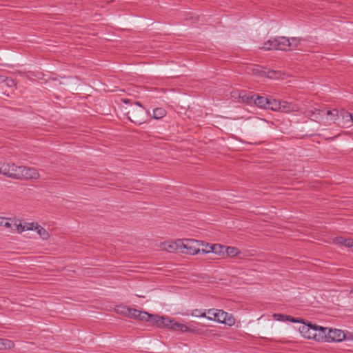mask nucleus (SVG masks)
Returning <instances> with one entry per match:
<instances>
[{"instance_id": "1", "label": "nucleus", "mask_w": 353, "mask_h": 353, "mask_svg": "<svg viewBox=\"0 0 353 353\" xmlns=\"http://www.w3.org/2000/svg\"><path fill=\"white\" fill-rule=\"evenodd\" d=\"M139 319L145 321H152L158 327H165L174 331L179 330L183 332H189L192 331V330L189 328L186 325L178 323L173 319L159 316L157 315H152L146 312L141 311Z\"/></svg>"}, {"instance_id": "2", "label": "nucleus", "mask_w": 353, "mask_h": 353, "mask_svg": "<svg viewBox=\"0 0 353 353\" xmlns=\"http://www.w3.org/2000/svg\"><path fill=\"white\" fill-rule=\"evenodd\" d=\"M127 115L130 121L138 125L144 123L147 119V111L139 102L130 107Z\"/></svg>"}, {"instance_id": "3", "label": "nucleus", "mask_w": 353, "mask_h": 353, "mask_svg": "<svg viewBox=\"0 0 353 353\" xmlns=\"http://www.w3.org/2000/svg\"><path fill=\"white\" fill-rule=\"evenodd\" d=\"M181 252L194 255L200 253V247H204L202 241L194 239H182Z\"/></svg>"}, {"instance_id": "4", "label": "nucleus", "mask_w": 353, "mask_h": 353, "mask_svg": "<svg viewBox=\"0 0 353 353\" xmlns=\"http://www.w3.org/2000/svg\"><path fill=\"white\" fill-rule=\"evenodd\" d=\"M266 109L281 112H290L294 110V107L287 101L277 100L270 97H268Z\"/></svg>"}, {"instance_id": "5", "label": "nucleus", "mask_w": 353, "mask_h": 353, "mask_svg": "<svg viewBox=\"0 0 353 353\" xmlns=\"http://www.w3.org/2000/svg\"><path fill=\"white\" fill-rule=\"evenodd\" d=\"M20 172L21 166H17L14 163L10 164L0 161V174L19 179Z\"/></svg>"}, {"instance_id": "6", "label": "nucleus", "mask_w": 353, "mask_h": 353, "mask_svg": "<svg viewBox=\"0 0 353 353\" xmlns=\"http://www.w3.org/2000/svg\"><path fill=\"white\" fill-rule=\"evenodd\" d=\"M245 103L248 105H251L254 104L260 108L266 109L268 103V97L260 96L256 94L251 95L244 94V103Z\"/></svg>"}, {"instance_id": "7", "label": "nucleus", "mask_w": 353, "mask_h": 353, "mask_svg": "<svg viewBox=\"0 0 353 353\" xmlns=\"http://www.w3.org/2000/svg\"><path fill=\"white\" fill-rule=\"evenodd\" d=\"M299 332L306 339H314L316 337V325H312L311 323H303V325H301L299 327Z\"/></svg>"}, {"instance_id": "8", "label": "nucleus", "mask_w": 353, "mask_h": 353, "mask_svg": "<svg viewBox=\"0 0 353 353\" xmlns=\"http://www.w3.org/2000/svg\"><path fill=\"white\" fill-rule=\"evenodd\" d=\"M244 74L263 77L264 75V69L259 65L244 63Z\"/></svg>"}, {"instance_id": "9", "label": "nucleus", "mask_w": 353, "mask_h": 353, "mask_svg": "<svg viewBox=\"0 0 353 353\" xmlns=\"http://www.w3.org/2000/svg\"><path fill=\"white\" fill-rule=\"evenodd\" d=\"M39 176V172L35 168L21 166L19 179H37Z\"/></svg>"}, {"instance_id": "10", "label": "nucleus", "mask_w": 353, "mask_h": 353, "mask_svg": "<svg viewBox=\"0 0 353 353\" xmlns=\"http://www.w3.org/2000/svg\"><path fill=\"white\" fill-rule=\"evenodd\" d=\"M345 338L344 332L338 329H328L326 342H340Z\"/></svg>"}, {"instance_id": "11", "label": "nucleus", "mask_w": 353, "mask_h": 353, "mask_svg": "<svg viewBox=\"0 0 353 353\" xmlns=\"http://www.w3.org/2000/svg\"><path fill=\"white\" fill-rule=\"evenodd\" d=\"M181 239H179L174 241H165L161 243V247L163 250L169 252H181Z\"/></svg>"}, {"instance_id": "12", "label": "nucleus", "mask_w": 353, "mask_h": 353, "mask_svg": "<svg viewBox=\"0 0 353 353\" xmlns=\"http://www.w3.org/2000/svg\"><path fill=\"white\" fill-rule=\"evenodd\" d=\"M276 50L288 51L290 49V39L286 37H275Z\"/></svg>"}, {"instance_id": "13", "label": "nucleus", "mask_w": 353, "mask_h": 353, "mask_svg": "<svg viewBox=\"0 0 353 353\" xmlns=\"http://www.w3.org/2000/svg\"><path fill=\"white\" fill-rule=\"evenodd\" d=\"M316 337L314 338L315 341H325L327 339V331L328 328L323 327L321 326H319L316 325Z\"/></svg>"}, {"instance_id": "14", "label": "nucleus", "mask_w": 353, "mask_h": 353, "mask_svg": "<svg viewBox=\"0 0 353 353\" xmlns=\"http://www.w3.org/2000/svg\"><path fill=\"white\" fill-rule=\"evenodd\" d=\"M334 242L336 244L342 245L347 248H353L352 239H345L341 236H338L334 239Z\"/></svg>"}, {"instance_id": "15", "label": "nucleus", "mask_w": 353, "mask_h": 353, "mask_svg": "<svg viewBox=\"0 0 353 353\" xmlns=\"http://www.w3.org/2000/svg\"><path fill=\"white\" fill-rule=\"evenodd\" d=\"M228 313L223 310L216 309V319L214 321L221 323H228L227 322Z\"/></svg>"}, {"instance_id": "16", "label": "nucleus", "mask_w": 353, "mask_h": 353, "mask_svg": "<svg viewBox=\"0 0 353 353\" xmlns=\"http://www.w3.org/2000/svg\"><path fill=\"white\" fill-rule=\"evenodd\" d=\"M276 41L275 37L269 39L268 41L264 42L262 46H260L259 48L263 50H276Z\"/></svg>"}, {"instance_id": "17", "label": "nucleus", "mask_w": 353, "mask_h": 353, "mask_svg": "<svg viewBox=\"0 0 353 353\" xmlns=\"http://www.w3.org/2000/svg\"><path fill=\"white\" fill-rule=\"evenodd\" d=\"M225 248V245H222L220 244H212V248L210 249V251H212L211 252L224 257Z\"/></svg>"}, {"instance_id": "18", "label": "nucleus", "mask_w": 353, "mask_h": 353, "mask_svg": "<svg viewBox=\"0 0 353 353\" xmlns=\"http://www.w3.org/2000/svg\"><path fill=\"white\" fill-rule=\"evenodd\" d=\"M34 231H36L39 236L43 240H48L50 238L48 232L39 224L36 226V230H34Z\"/></svg>"}, {"instance_id": "19", "label": "nucleus", "mask_w": 353, "mask_h": 353, "mask_svg": "<svg viewBox=\"0 0 353 353\" xmlns=\"http://www.w3.org/2000/svg\"><path fill=\"white\" fill-rule=\"evenodd\" d=\"M280 77H281V72L279 71L274 70H264V75L263 77H267L269 79H279Z\"/></svg>"}, {"instance_id": "20", "label": "nucleus", "mask_w": 353, "mask_h": 353, "mask_svg": "<svg viewBox=\"0 0 353 353\" xmlns=\"http://www.w3.org/2000/svg\"><path fill=\"white\" fill-rule=\"evenodd\" d=\"M13 223V221L11 219L0 216V226H4L11 230H14Z\"/></svg>"}, {"instance_id": "21", "label": "nucleus", "mask_w": 353, "mask_h": 353, "mask_svg": "<svg viewBox=\"0 0 353 353\" xmlns=\"http://www.w3.org/2000/svg\"><path fill=\"white\" fill-rule=\"evenodd\" d=\"M240 253V251L234 247H227L225 248L224 257L225 256H235Z\"/></svg>"}, {"instance_id": "22", "label": "nucleus", "mask_w": 353, "mask_h": 353, "mask_svg": "<svg viewBox=\"0 0 353 353\" xmlns=\"http://www.w3.org/2000/svg\"><path fill=\"white\" fill-rule=\"evenodd\" d=\"M14 346L13 341L6 339H0V349H11Z\"/></svg>"}, {"instance_id": "23", "label": "nucleus", "mask_w": 353, "mask_h": 353, "mask_svg": "<svg viewBox=\"0 0 353 353\" xmlns=\"http://www.w3.org/2000/svg\"><path fill=\"white\" fill-rule=\"evenodd\" d=\"M166 114V111L162 108H157L153 110V118L159 119L163 118Z\"/></svg>"}, {"instance_id": "24", "label": "nucleus", "mask_w": 353, "mask_h": 353, "mask_svg": "<svg viewBox=\"0 0 353 353\" xmlns=\"http://www.w3.org/2000/svg\"><path fill=\"white\" fill-rule=\"evenodd\" d=\"M290 39V49L298 48L301 42L304 41L303 39L299 37H291Z\"/></svg>"}, {"instance_id": "25", "label": "nucleus", "mask_w": 353, "mask_h": 353, "mask_svg": "<svg viewBox=\"0 0 353 353\" xmlns=\"http://www.w3.org/2000/svg\"><path fill=\"white\" fill-rule=\"evenodd\" d=\"M327 117H330V120L334 122L339 118V111L336 109L327 110L325 113Z\"/></svg>"}, {"instance_id": "26", "label": "nucleus", "mask_w": 353, "mask_h": 353, "mask_svg": "<svg viewBox=\"0 0 353 353\" xmlns=\"http://www.w3.org/2000/svg\"><path fill=\"white\" fill-rule=\"evenodd\" d=\"M13 228L14 230H17L19 233H21L26 231L25 224L23 225L19 221H14L13 223Z\"/></svg>"}, {"instance_id": "27", "label": "nucleus", "mask_w": 353, "mask_h": 353, "mask_svg": "<svg viewBox=\"0 0 353 353\" xmlns=\"http://www.w3.org/2000/svg\"><path fill=\"white\" fill-rule=\"evenodd\" d=\"M140 313V310L134 308H130V311L128 312V314L127 316L139 319Z\"/></svg>"}, {"instance_id": "28", "label": "nucleus", "mask_w": 353, "mask_h": 353, "mask_svg": "<svg viewBox=\"0 0 353 353\" xmlns=\"http://www.w3.org/2000/svg\"><path fill=\"white\" fill-rule=\"evenodd\" d=\"M205 318L211 321H214L216 319V309L212 308L207 310Z\"/></svg>"}, {"instance_id": "29", "label": "nucleus", "mask_w": 353, "mask_h": 353, "mask_svg": "<svg viewBox=\"0 0 353 353\" xmlns=\"http://www.w3.org/2000/svg\"><path fill=\"white\" fill-rule=\"evenodd\" d=\"M191 314H192V316H195V317L205 318V316H206V310H205L204 311H203L201 310L195 309V310H192Z\"/></svg>"}, {"instance_id": "30", "label": "nucleus", "mask_w": 353, "mask_h": 353, "mask_svg": "<svg viewBox=\"0 0 353 353\" xmlns=\"http://www.w3.org/2000/svg\"><path fill=\"white\" fill-rule=\"evenodd\" d=\"M273 316L275 320L279 321H285L288 320V319L290 318L289 315H285L282 314H274Z\"/></svg>"}, {"instance_id": "31", "label": "nucleus", "mask_w": 353, "mask_h": 353, "mask_svg": "<svg viewBox=\"0 0 353 353\" xmlns=\"http://www.w3.org/2000/svg\"><path fill=\"white\" fill-rule=\"evenodd\" d=\"M130 307L126 306H119L117 307V312L127 316L128 312L130 311Z\"/></svg>"}, {"instance_id": "32", "label": "nucleus", "mask_w": 353, "mask_h": 353, "mask_svg": "<svg viewBox=\"0 0 353 353\" xmlns=\"http://www.w3.org/2000/svg\"><path fill=\"white\" fill-rule=\"evenodd\" d=\"M39 223H34V222H31V223H25V228H26V230H36V226H37Z\"/></svg>"}, {"instance_id": "33", "label": "nucleus", "mask_w": 353, "mask_h": 353, "mask_svg": "<svg viewBox=\"0 0 353 353\" xmlns=\"http://www.w3.org/2000/svg\"><path fill=\"white\" fill-rule=\"evenodd\" d=\"M341 114L343 119H345L347 121L353 123V114L349 113L347 112H343Z\"/></svg>"}, {"instance_id": "34", "label": "nucleus", "mask_w": 353, "mask_h": 353, "mask_svg": "<svg viewBox=\"0 0 353 353\" xmlns=\"http://www.w3.org/2000/svg\"><path fill=\"white\" fill-rule=\"evenodd\" d=\"M212 248V245L209 244H204V247H200V253H205L208 254L210 253L212 251H210V249Z\"/></svg>"}, {"instance_id": "35", "label": "nucleus", "mask_w": 353, "mask_h": 353, "mask_svg": "<svg viewBox=\"0 0 353 353\" xmlns=\"http://www.w3.org/2000/svg\"><path fill=\"white\" fill-rule=\"evenodd\" d=\"M288 321L293 322V323H303V319L294 318V317H292L290 316Z\"/></svg>"}, {"instance_id": "36", "label": "nucleus", "mask_w": 353, "mask_h": 353, "mask_svg": "<svg viewBox=\"0 0 353 353\" xmlns=\"http://www.w3.org/2000/svg\"><path fill=\"white\" fill-rule=\"evenodd\" d=\"M253 119H255L256 121H259V118H257L256 117H253Z\"/></svg>"}]
</instances>
